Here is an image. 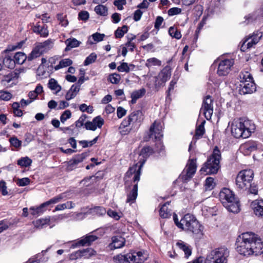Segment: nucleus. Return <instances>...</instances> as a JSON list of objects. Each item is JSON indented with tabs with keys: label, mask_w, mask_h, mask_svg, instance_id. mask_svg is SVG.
Listing matches in <instances>:
<instances>
[{
	"label": "nucleus",
	"mask_w": 263,
	"mask_h": 263,
	"mask_svg": "<svg viewBox=\"0 0 263 263\" xmlns=\"http://www.w3.org/2000/svg\"><path fill=\"white\" fill-rule=\"evenodd\" d=\"M256 234L252 232L241 234L237 239L236 250L241 255L248 256L251 255H257L263 253V242L261 240H258L253 249L251 244L255 240Z\"/></svg>",
	"instance_id": "nucleus-1"
},
{
	"label": "nucleus",
	"mask_w": 263,
	"mask_h": 263,
	"mask_svg": "<svg viewBox=\"0 0 263 263\" xmlns=\"http://www.w3.org/2000/svg\"><path fill=\"white\" fill-rule=\"evenodd\" d=\"M173 220L176 226L186 233H191L193 237L196 239H201L203 235L204 227L192 214H186L178 220L177 215L173 214Z\"/></svg>",
	"instance_id": "nucleus-2"
},
{
	"label": "nucleus",
	"mask_w": 263,
	"mask_h": 263,
	"mask_svg": "<svg viewBox=\"0 0 263 263\" xmlns=\"http://www.w3.org/2000/svg\"><path fill=\"white\" fill-rule=\"evenodd\" d=\"M173 220L176 226L186 233H191L193 237L196 239H201L203 235L204 227L192 214H186L178 220L177 215L173 214Z\"/></svg>",
	"instance_id": "nucleus-3"
},
{
	"label": "nucleus",
	"mask_w": 263,
	"mask_h": 263,
	"mask_svg": "<svg viewBox=\"0 0 263 263\" xmlns=\"http://www.w3.org/2000/svg\"><path fill=\"white\" fill-rule=\"evenodd\" d=\"M143 164H136L130 167L125 176V183L126 186L131 183L133 187L127 194L126 202L131 204L134 203L138 195V183L140 180L141 169Z\"/></svg>",
	"instance_id": "nucleus-4"
},
{
	"label": "nucleus",
	"mask_w": 263,
	"mask_h": 263,
	"mask_svg": "<svg viewBox=\"0 0 263 263\" xmlns=\"http://www.w3.org/2000/svg\"><path fill=\"white\" fill-rule=\"evenodd\" d=\"M254 178V172L251 169L243 170L238 174L236 179L237 186L247 191L251 194L257 195L258 188L255 183H252Z\"/></svg>",
	"instance_id": "nucleus-5"
},
{
	"label": "nucleus",
	"mask_w": 263,
	"mask_h": 263,
	"mask_svg": "<svg viewBox=\"0 0 263 263\" xmlns=\"http://www.w3.org/2000/svg\"><path fill=\"white\" fill-rule=\"evenodd\" d=\"M219 200L223 206L229 212L238 213L240 211L239 203L235 198L233 192L228 188H223L219 194Z\"/></svg>",
	"instance_id": "nucleus-6"
},
{
	"label": "nucleus",
	"mask_w": 263,
	"mask_h": 263,
	"mask_svg": "<svg viewBox=\"0 0 263 263\" xmlns=\"http://www.w3.org/2000/svg\"><path fill=\"white\" fill-rule=\"evenodd\" d=\"M249 125V120L243 119H234L231 125V134L236 138H247L251 134Z\"/></svg>",
	"instance_id": "nucleus-7"
},
{
	"label": "nucleus",
	"mask_w": 263,
	"mask_h": 263,
	"mask_svg": "<svg viewBox=\"0 0 263 263\" xmlns=\"http://www.w3.org/2000/svg\"><path fill=\"white\" fill-rule=\"evenodd\" d=\"M221 154L217 147L214 150L212 155L208 158L206 162L200 169V172L205 175L216 174L219 168V162Z\"/></svg>",
	"instance_id": "nucleus-8"
},
{
	"label": "nucleus",
	"mask_w": 263,
	"mask_h": 263,
	"mask_svg": "<svg viewBox=\"0 0 263 263\" xmlns=\"http://www.w3.org/2000/svg\"><path fill=\"white\" fill-rule=\"evenodd\" d=\"M229 251L224 247L212 251L207 256L204 263H227Z\"/></svg>",
	"instance_id": "nucleus-9"
},
{
	"label": "nucleus",
	"mask_w": 263,
	"mask_h": 263,
	"mask_svg": "<svg viewBox=\"0 0 263 263\" xmlns=\"http://www.w3.org/2000/svg\"><path fill=\"white\" fill-rule=\"evenodd\" d=\"M144 118V114L141 110H137L130 113L127 120H124L122 122V126H130L132 128H138L141 124Z\"/></svg>",
	"instance_id": "nucleus-10"
},
{
	"label": "nucleus",
	"mask_w": 263,
	"mask_h": 263,
	"mask_svg": "<svg viewBox=\"0 0 263 263\" xmlns=\"http://www.w3.org/2000/svg\"><path fill=\"white\" fill-rule=\"evenodd\" d=\"M65 197L64 194H61L42 203L40 206L36 208L31 207L30 209L31 214L33 216H38L46 211V208L47 206L60 202Z\"/></svg>",
	"instance_id": "nucleus-11"
},
{
	"label": "nucleus",
	"mask_w": 263,
	"mask_h": 263,
	"mask_svg": "<svg viewBox=\"0 0 263 263\" xmlns=\"http://www.w3.org/2000/svg\"><path fill=\"white\" fill-rule=\"evenodd\" d=\"M172 74L171 68L166 66L155 78V86L156 89L164 86L165 83L170 79Z\"/></svg>",
	"instance_id": "nucleus-12"
},
{
	"label": "nucleus",
	"mask_w": 263,
	"mask_h": 263,
	"mask_svg": "<svg viewBox=\"0 0 263 263\" xmlns=\"http://www.w3.org/2000/svg\"><path fill=\"white\" fill-rule=\"evenodd\" d=\"M196 161L194 159H190L179 178L182 179L183 181H187L192 178L196 171Z\"/></svg>",
	"instance_id": "nucleus-13"
},
{
	"label": "nucleus",
	"mask_w": 263,
	"mask_h": 263,
	"mask_svg": "<svg viewBox=\"0 0 263 263\" xmlns=\"http://www.w3.org/2000/svg\"><path fill=\"white\" fill-rule=\"evenodd\" d=\"M261 37L262 33L258 31L249 35L243 41L241 46V50L245 51L246 50L254 47L259 42Z\"/></svg>",
	"instance_id": "nucleus-14"
},
{
	"label": "nucleus",
	"mask_w": 263,
	"mask_h": 263,
	"mask_svg": "<svg viewBox=\"0 0 263 263\" xmlns=\"http://www.w3.org/2000/svg\"><path fill=\"white\" fill-rule=\"evenodd\" d=\"M200 111L203 112L206 120L211 119L213 113V100L210 96H207L204 99Z\"/></svg>",
	"instance_id": "nucleus-15"
},
{
	"label": "nucleus",
	"mask_w": 263,
	"mask_h": 263,
	"mask_svg": "<svg viewBox=\"0 0 263 263\" xmlns=\"http://www.w3.org/2000/svg\"><path fill=\"white\" fill-rule=\"evenodd\" d=\"M234 64L233 59H224L221 60L218 64L217 73L220 76L227 75L231 71V67Z\"/></svg>",
	"instance_id": "nucleus-16"
},
{
	"label": "nucleus",
	"mask_w": 263,
	"mask_h": 263,
	"mask_svg": "<svg viewBox=\"0 0 263 263\" xmlns=\"http://www.w3.org/2000/svg\"><path fill=\"white\" fill-rule=\"evenodd\" d=\"M148 139L153 138L159 139L163 136L162 134V126L159 122L155 121L149 128Z\"/></svg>",
	"instance_id": "nucleus-17"
},
{
	"label": "nucleus",
	"mask_w": 263,
	"mask_h": 263,
	"mask_svg": "<svg viewBox=\"0 0 263 263\" xmlns=\"http://www.w3.org/2000/svg\"><path fill=\"white\" fill-rule=\"evenodd\" d=\"M256 90V86L253 80L240 84L239 91L240 94L246 95L252 93Z\"/></svg>",
	"instance_id": "nucleus-18"
},
{
	"label": "nucleus",
	"mask_w": 263,
	"mask_h": 263,
	"mask_svg": "<svg viewBox=\"0 0 263 263\" xmlns=\"http://www.w3.org/2000/svg\"><path fill=\"white\" fill-rule=\"evenodd\" d=\"M88 156L87 153H83L76 155L68 161V168L70 170H73L77 165L83 162Z\"/></svg>",
	"instance_id": "nucleus-19"
},
{
	"label": "nucleus",
	"mask_w": 263,
	"mask_h": 263,
	"mask_svg": "<svg viewBox=\"0 0 263 263\" xmlns=\"http://www.w3.org/2000/svg\"><path fill=\"white\" fill-rule=\"evenodd\" d=\"M104 123L103 119L100 116L95 118L91 122L87 121L85 123V128L87 130H95L97 127L101 128Z\"/></svg>",
	"instance_id": "nucleus-20"
},
{
	"label": "nucleus",
	"mask_w": 263,
	"mask_h": 263,
	"mask_svg": "<svg viewBox=\"0 0 263 263\" xmlns=\"http://www.w3.org/2000/svg\"><path fill=\"white\" fill-rule=\"evenodd\" d=\"M254 214L263 219V200H255L251 204Z\"/></svg>",
	"instance_id": "nucleus-21"
},
{
	"label": "nucleus",
	"mask_w": 263,
	"mask_h": 263,
	"mask_svg": "<svg viewBox=\"0 0 263 263\" xmlns=\"http://www.w3.org/2000/svg\"><path fill=\"white\" fill-rule=\"evenodd\" d=\"M54 42L51 39H48L42 43L36 44L40 50L43 53L51 49L53 46Z\"/></svg>",
	"instance_id": "nucleus-22"
},
{
	"label": "nucleus",
	"mask_w": 263,
	"mask_h": 263,
	"mask_svg": "<svg viewBox=\"0 0 263 263\" xmlns=\"http://www.w3.org/2000/svg\"><path fill=\"white\" fill-rule=\"evenodd\" d=\"M176 246L181 250H182L186 258H188L192 253V249L187 243L182 240H179L176 243Z\"/></svg>",
	"instance_id": "nucleus-23"
},
{
	"label": "nucleus",
	"mask_w": 263,
	"mask_h": 263,
	"mask_svg": "<svg viewBox=\"0 0 263 263\" xmlns=\"http://www.w3.org/2000/svg\"><path fill=\"white\" fill-rule=\"evenodd\" d=\"M33 31L38 34H40L42 37H47L49 34V31L47 27L45 26H41L38 24L34 26L33 28Z\"/></svg>",
	"instance_id": "nucleus-24"
},
{
	"label": "nucleus",
	"mask_w": 263,
	"mask_h": 263,
	"mask_svg": "<svg viewBox=\"0 0 263 263\" xmlns=\"http://www.w3.org/2000/svg\"><path fill=\"white\" fill-rule=\"evenodd\" d=\"M257 143L255 141L249 142L245 143L241 146V148L246 154L253 152L257 149Z\"/></svg>",
	"instance_id": "nucleus-25"
},
{
	"label": "nucleus",
	"mask_w": 263,
	"mask_h": 263,
	"mask_svg": "<svg viewBox=\"0 0 263 263\" xmlns=\"http://www.w3.org/2000/svg\"><path fill=\"white\" fill-rule=\"evenodd\" d=\"M50 217L42 218L33 222L34 227L39 229H43L50 224Z\"/></svg>",
	"instance_id": "nucleus-26"
},
{
	"label": "nucleus",
	"mask_w": 263,
	"mask_h": 263,
	"mask_svg": "<svg viewBox=\"0 0 263 263\" xmlns=\"http://www.w3.org/2000/svg\"><path fill=\"white\" fill-rule=\"evenodd\" d=\"M98 239V237L93 235H87L85 237L82 238L81 240H80L78 244L80 246H85V245H90L93 241H95Z\"/></svg>",
	"instance_id": "nucleus-27"
},
{
	"label": "nucleus",
	"mask_w": 263,
	"mask_h": 263,
	"mask_svg": "<svg viewBox=\"0 0 263 263\" xmlns=\"http://www.w3.org/2000/svg\"><path fill=\"white\" fill-rule=\"evenodd\" d=\"M170 205L168 202H166L161 207L159 211V215L163 218H169L171 215V210L168 209Z\"/></svg>",
	"instance_id": "nucleus-28"
},
{
	"label": "nucleus",
	"mask_w": 263,
	"mask_h": 263,
	"mask_svg": "<svg viewBox=\"0 0 263 263\" xmlns=\"http://www.w3.org/2000/svg\"><path fill=\"white\" fill-rule=\"evenodd\" d=\"M105 36L104 34L96 32L89 37L88 43L90 44H96L103 40Z\"/></svg>",
	"instance_id": "nucleus-29"
},
{
	"label": "nucleus",
	"mask_w": 263,
	"mask_h": 263,
	"mask_svg": "<svg viewBox=\"0 0 263 263\" xmlns=\"http://www.w3.org/2000/svg\"><path fill=\"white\" fill-rule=\"evenodd\" d=\"M146 90L144 88L135 90L131 93L132 100L130 102L132 104L136 103L137 100L141 98L145 93Z\"/></svg>",
	"instance_id": "nucleus-30"
},
{
	"label": "nucleus",
	"mask_w": 263,
	"mask_h": 263,
	"mask_svg": "<svg viewBox=\"0 0 263 263\" xmlns=\"http://www.w3.org/2000/svg\"><path fill=\"white\" fill-rule=\"evenodd\" d=\"M65 42L66 45V51H69L73 48L78 47L80 44V42L75 38L67 39Z\"/></svg>",
	"instance_id": "nucleus-31"
},
{
	"label": "nucleus",
	"mask_w": 263,
	"mask_h": 263,
	"mask_svg": "<svg viewBox=\"0 0 263 263\" xmlns=\"http://www.w3.org/2000/svg\"><path fill=\"white\" fill-rule=\"evenodd\" d=\"M133 64L128 65L127 63L123 62L118 67L117 69L119 72L128 73L130 70L135 68Z\"/></svg>",
	"instance_id": "nucleus-32"
},
{
	"label": "nucleus",
	"mask_w": 263,
	"mask_h": 263,
	"mask_svg": "<svg viewBox=\"0 0 263 263\" xmlns=\"http://www.w3.org/2000/svg\"><path fill=\"white\" fill-rule=\"evenodd\" d=\"M205 121L203 120L196 129V133L194 137L196 139H200L205 133L204 124Z\"/></svg>",
	"instance_id": "nucleus-33"
},
{
	"label": "nucleus",
	"mask_w": 263,
	"mask_h": 263,
	"mask_svg": "<svg viewBox=\"0 0 263 263\" xmlns=\"http://www.w3.org/2000/svg\"><path fill=\"white\" fill-rule=\"evenodd\" d=\"M27 59L26 54L23 52H18L15 54L14 56V60L15 64H22Z\"/></svg>",
	"instance_id": "nucleus-34"
},
{
	"label": "nucleus",
	"mask_w": 263,
	"mask_h": 263,
	"mask_svg": "<svg viewBox=\"0 0 263 263\" xmlns=\"http://www.w3.org/2000/svg\"><path fill=\"white\" fill-rule=\"evenodd\" d=\"M161 65V61L156 58H152L147 59L145 63V66L148 68L153 66H160Z\"/></svg>",
	"instance_id": "nucleus-35"
},
{
	"label": "nucleus",
	"mask_w": 263,
	"mask_h": 263,
	"mask_svg": "<svg viewBox=\"0 0 263 263\" xmlns=\"http://www.w3.org/2000/svg\"><path fill=\"white\" fill-rule=\"evenodd\" d=\"M72 64V61L68 58L64 59L61 60L59 64L54 67L55 70H58L61 68L66 67Z\"/></svg>",
	"instance_id": "nucleus-36"
},
{
	"label": "nucleus",
	"mask_w": 263,
	"mask_h": 263,
	"mask_svg": "<svg viewBox=\"0 0 263 263\" xmlns=\"http://www.w3.org/2000/svg\"><path fill=\"white\" fill-rule=\"evenodd\" d=\"M43 53L40 50L37 45L33 48L31 52L27 57L28 61H32V60L39 57Z\"/></svg>",
	"instance_id": "nucleus-37"
},
{
	"label": "nucleus",
	"mask_w": 263,
	"mask_h": 263,
	"mask_svg": "<svg viewBox=\"0 0 263 263\" xmlns=\"http://www.w3.org/2000/svg\"><path fill=\"white\" fill-rule=\"evenodd\" d=\"M240 83L253 80L251 73L248 71H242L239 74Z\"/></svg>",
	"instance_id": "nucleus-38"
},
{
	"label": "nucleus",
	"mask_w": 263,
	"mask_h": 263,
	"mask_svg": "<svg viewBox=\"0 0 263 263\" xmlns=\"http://www.w3.org/2000/svg\"><path fill=\"white\" fill-rule=\"evenodd\" d=\"M81 252L82 253V257L86 258H88L93 256H95L97 254L96 251L91 248L81 250Z\"/></svg>",
	"instance_id": "nucleus-39"
},
{
	"label": "nucleus",
	"mask_w": 263,
	"mask_h": 263,
	"mask_svg": "<svg viewBox=\"0 0 263 263\" xmlns=\"http://www.w3.org/2000/svg\"><path fill=\"white\" fill-rule=\"evenodd\" d=\"M136 254L140 259L141 262H143L148 258L149 253L147 250H141L138 251H136Z\"/></svg>",
	"instance_id": "nucleus-40"
},
{
	"label": "nucleus",
	"mask_w": 263,
	"mask_h": 263,
	"mask_svg": "<svg viewBox=\"0 0 263 263\" xmlns=\"http://www.w3.org/2000/svg\"><path fill=\"white\" fill-rule=\"evenodd\" d=\"M32 160L28 157H22L17 160V164L21 167H28L31 165Z\"/></svg>",
	"instance_id": "nucleus-41"
},
{
	"label": "nucleus",
	"mask_w": 263,
	"mask_h": 263,
	"mask_svg": "<svg viewBox=\"0 0 263 263\" xmlns=\"http://www.w3.org/2000/svg\"><path fill=\"white\" fill-rule=\"evenodd\" d=\"M216 183L212 177H208L205 181V189L206 191H211L215 186Z\"/></svg>",
	"instance_id": "nucleus-42"
},
{
	"label": "nucleus",
	"mask_w": 263,
	"mask_h": 263,
	"mask_svg": "<svg viewBox=\"0 0 263 263\" xmlns=\"http://www.w3.org/2000/svg\"><path fill=\"white\" fill-rule=\"evenodd\" d=\"M3 64H4L6 67L13 69L15 67V63L14 60V59H11L10 57H5L3 60H2Z\"/></svg>",
	"instance_id": "nucleus-43"
},
{
	"label": "nucleus",
	"mask_w": 263,
	"mask_h": 263,
	"mask_svg": "<svg viewBox=\"0 0 263 263\" xmlns=\"http://www.w3.org/2000/svg\"><path fill=\"white\" fill-rule=\"evenodd\" d=\"M154 153L153 149L150 146L144 147L141 151L140 156L146 158Z\"/></svg>",
	"instance_id": "nucleus-44"
},
{
	"label": "nucleus",
	"mask_w": 263,
	"mask_h": 263,
	"mask_svg": "<svg viewBox=\"0 0 263 263\" xmlns=\"http://www.w3.org/2000/svg\"><path fill=\"white\" fill-rule=\"evenodd\" d=\"M49 87L56 92H59L61 90V87L58 84L57 81L53 79H51L48 83Z\"/></svg>",
	"instance_id": "nucleus-45"
},
{
	"label": "nucleus",
	"mask_w": 263,
	"mask_h": 263,
	"mask_svg": "<svg viewBox=\"0 0 263 263\" xmlns=\"http://www.w3.org/2000/svg\"><path fill=\"white\" fill-rule=\"evenodd\" d=\"M106 212L105 209L101 206H96L90 209V213L96 214L98 216L103 215Z\"/></svg>",
	"instance_id": "nucleus-46"
},
{
	"label": "nucleus",
	"mask_w": 263,
	"mask_h": 263,
	"mask_svg": "<svg viewBox=\"0 0 263 263\" xmlns=\"http://www.w3.org/2000/svg\"><path fill=\"white\" fill-rule=\"evenodd\" d=\"M168 33L172 37L178 40L180 39L182 36L180 32L173 26L170 27L168 29Z\"/></svg>",
	"instance_id": "nucleus-47"
},
{
	"label": "nucleus",
	"mask_w": 263,
	"mask_h": 263,
	"mask_svg": "<svg viewBox=\"0 0 263 263\" xmlns=\"http://www.w3.org/2000/svg\"><path fill=\"white\" fill-rule=\"evenodd\" d=\"M128 31V27L126 25H123L121 27H118L116 30V38H121L123 37Z\"/></svg>",
	"instance_id": "nucleus-48"
},
{
	"label": "nucleus",
	"mask_w": 263,
	"mask_h": 263,
	"mask_svg": "<svg viewBox=\"0 0 263 263\" xmlns=\"http://www.w3.org/2000/svg\"><path fill=\"white\" fill-rule=\"evenodd\" d=\"M95 12L100 15L105 16L107 14V9L105 6L102 5L97 6L95 8Z\"/></svg>",
	"instance_id": "nucleus-49"
},
{
	"label": "nucleus",
	"mask_w": 263,
	"mask_h": 263,
	"mask_svg": "<svg viewBox=\"0 0 263 263\" xmlns=\"http://www.w3.org/2000/svg\"><path fill=\"white\" fill-rule=\"evenodd\" d=\"M136 254V251L128 254L129 263H141L139 257Z\"/></svg>",
	"instance_id": "nucleus-50"
},
{
	"label": "nucleus",
	"mask_w": 263,
	"mask_h": 263,
	"mask_svg": "<svg viewBox=\"0 0 263 263\" xmlns=\"http://www.w3.org/2000/svg\"><path fill=\"white\" fill-rule=\"evenodd\" d=\"M128 254L126 255L120 254L116 256V262L119 263H129Z\"/></svg>",
	"instance_id": "nucleus-51"
},
{
	"label": "nucleus",
	"mask_w": 263,
	"mask_h": 263,
	"mask_svg": "<svg viewBox=\"0 0 263 263\" xmlns=\"http://www.w3.org/2000/svg\"><path fill=\"white\" fill-rule=\"evenodd\" d=\"M97 59V55L95 53H91L88 57L85 59L84 64L85 66L88 65L93 63Z\"/></svg>",
	"instance_id": "nucleus-52"
},
{
	"label": "nucleus",
	"mask_w": 263,
	"mask_h": 263,
	"mask_svg": "<svg viewBox=\"0 0 263 263\" xmlns=\"http://www.w3.org/2000/svg\"><path fill=\"white\" fill-rule=\"evenodd\" d=\"M9 142L12 146L17 148L20 147L22 145V141L15 137L10 138Z\"/></svg>",
	"instance_id": "nucleus-53"
},
{
	"label": "nucleus",
	"mask_w": 263,
	"mask_h": 263,
	"mask_svg": "<svg viewBox=\"0 0 263 263\" xmlns=\"http://www.w3.org/2000/svg\"><path fill=\"white\" fill-rule=\"evenodd\" d=\"M12 95L11 93L6 91H0V99L4 101H8L11 99Z\"/></svg>",
	"instance_id": "nucleus-54"
},
{
	"label": "nucleus",
	"mask_w": 263,
	"mask_h": 263,
	"mask_svg": "<svg viewBox=\"0 0 263 263\" xmlns=\"http://www.w3.org/2000/svg\"><path fill=\"white\" fill-rule=\"evenodd\" d=\"M125 239L122 236L116 235V249L121 248L125 245Z\"/></svg>",
	"instance_id": "nucleus-55"
},
{
	"label": "nucleus",
	"mask_w": 263,
	"mask_h": 263,
	"mask_svg": "<svg viewBox=\"0 0 263 263\" xmlns=\"http://www.w3.org/2000/svg\"><path fill=\"white\" fill-rule=\"evenodd\" d=\"M25 41H22L17 43L15 45L9 46L5 51H13L17 49H20L22 47Z\"/></svg>",
	"instance_id": "nucleus-56"
},
{
	"label": "nucleus",
	"mask_w": 263,
	"mask_h": 263,
	"mask_svg": "<svg viewBox=\"0 0 263 263\" xmlns=\"http://www.w3.org/2000/svg\"><path fill=\"white\" fill-rule=\"evenodd\" d=\"M71 113L69 110H66L64 111V112L61 115L60 117L61 121L62 123H65V122L71 117Z\"/></svg>",
	"instance_id": "nucleus-57"
},
{
	"label": "nucleus",
	"mask_w": 263,
	"mask_h": 263,
	"mask_svg": "<svg viewBox=\"0 0 263 263\" xmlns=\"http://www.w3.org/2000/svg\"><path fill=\"white\" fill-rule=\"evenodd\" d=\"M66 16H64L63 14H58L57 15V18L60 22V24L63 27H66L68 24L67 20L65 19Z\"/></svg>",
	"instance_id": "nucleus-58"
},
{
	"label": "nucleus",
	"mask_w": 263,
	"mask_h": 263,
	"mask_svg": "<svg viewBox=\"0 0 263 263\" xmlns=\"http://www.w3.org/2000/svg\"><path fill=\"white\" fill-rule=\"evenodd\" d=\"M132 128L130 126H122L121 124L119 127V132L121 135H126L129 133Z\"/></svg>",
	"instance_id": "nucleus-59"
},
{
	"label": "nucleus",
	"mask_w": 263,
	"mask_h": 263,
	"mask_svg": "<svg viewBox=\"0 0 263 263\" xmlns=\"http://www.w3.org/2000/svg\"><path fill=\"white\" fill-rule=\"evenodd\" d=\"M87 118L86 115H82L79 119L76 122V126L80 128L84 125V123Z\"/></svg>",
	"instance_id": "nucleus-60"
},
{
	"label": "nucleus",
	"mask_w": 263,
	"mask_h": 263,
	"mask_svg": "<svg viewBox=\"0 0 263 263\" xmlns=\"http://www.w3.org/2000/svg\"><path fill=\"white\" fill-rule=\"evenodd\" d=\"M181 9H180L179 8H177V7H174V8H172L168 10L167 13H168V15L173 16L174 15L178 14L180 13H181Z\"/></svg>",
	"instance_id": "nucleus-61"
},
{
	"label": "nucleus",
	"mask_w": 263,
	"mask_h": 263,
	"mask_svg": "<svg viewBox=\"0 0 263 263\" xmlns=\"http://www.w3.org/2000/svg\"><path fill=\"white\" fill-rule=\"evenodd\" d=\"M127 110L122 107H118L117 110V116L119 118H121L126 115Z\"/></svg>",
	"instance_id": "nucleus-62"
},
{
	"label": "nucleus",
	"mask_w": 263,
	"mask_h": 263,
	"mask_svg": "<svg viewBox=\"0 0 263 263\" xmlns=\"http://www.w3.org/2000/svg\"><path fill=\"white\" fill-rule=\"evenodd\" d=\"M30 183V179L28 178H23L22 179H18L17 182V184L20 186H24Z\"/></svg>",
	"instance_id": "nucleus-63"
},
{
	"label": "nucleus",
	"mask_w": 263,
	"mask_h": 263,
	"mask_svg": "<svg viewBox=\"0 0 263 263\" xmlns=\"http://www.w3.org/2000/svg\"><path fill=\"white\" fill-rule=\"evenodd\" d=\"M81 257H82L81 250L76 251L71 253L69 256V258L70 260H75Z\"/></svg>",
	"instance_id": "nucleus-64"
}]
</instances>
